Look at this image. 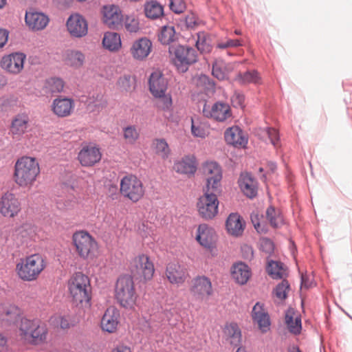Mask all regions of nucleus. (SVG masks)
I'll list each match as a JSON object with an SVG mask.
<instances>
[{
  "label": "nucleus",
  "instance_id": "nucleus-1",
  "mask_svg": "<svg viewBox=\"0 0 352 352\" xmlns=\"http://www.w3.org/2000/svg\"><path fill=\"white\" fill-rule=\"evenodd\" d=\"M204 170L207 175L206 188L204 195L197 202V208L199 215L203 219L209 220L213 219L218 213L217 195L221 191L222 171L220 166L214 162H207Z\"/></svg>",
  "mask_w": 352,
  "mask_h": 352
},
{
  "label": "nucleus",
  "instance_id": "nucleus-2",
  "mask_svg": "<svg viewBox=\"0 0 352 352\" xmlns=\"http://www.w3.org/2000/svg\"><path fill=\"white\" fill-rule=\"evenodd\" d=\"M39 173V165L35 158L22 157L16 161L14 166V182L21 187L31 186Z\"/></svg>",
  "mask_w": 352,
  "mask_h": 352
},
{
  "label": "nucleus",
  "instance_id": "nucleus-3",
  "mask_svg": "<svg viewBox=\"0 0 352 352\" xmlns=\"http://www.w3.org/2000/svg\"><path fill=\"white\" fill-rule=\"evenodd\" d=\"M69 291L76 305L90 307L91 288L87 276L81 272L76 273L69 282Z\"/></svg>",
  "mask_w": 352,
  "mask_h": 352
},
{
  "label": "nucleus",
  "instance_id": "nucleus-4",
  "mask_svg": "<svg viewBox=\"0 0 352 352\" xmlns=\"http://www.w3.org/2000/svg\"><path fill=\"white\" fill-rule=\"evenodd\" d=\"M19 330L21 338L36 344L45 341L47 335L46 325L38 319L21 318Z\"/></svg>",
  "mask_w": 352,
  "mask_h": 352
},
{
  "label": "nucleus",
  "instance_id": "nucleus-5",
  "mask_svg": "<svg viewBox=\"0 0 352 352\" xmlns=\"http://www.w3.org/2000/svg\"><path fill=\"white\" fill-rule=\"evenodd\" d=\"M45 267V262L39 254H34L27 256L16 266L19 277L25 281L36 280Z\"/></svg>",
  "mask_w": 352,
  "mask_h": 352
},
{
  "label": "nucleus",
  "instance_id": "nucleus-6",
  "mask_svg": "<svg viewBox=\"0 0 352 352\" xmlns=\"http://www.w3.org/2000/svg\"><path fill=\"white\" fill-rule=\"evenodd\" d=\"M72 243L78 255L83 259H94L97 256L98 245L87 232L80 230L72 235Z\"/></svg>",
  "mask_w": 352,
  "mask_h": 352
},
{
  "label": "nucleus",
  "instance_id": "nucleus-7",
  "mask_svg": "<svg viewBox=\"0 0 352 352\" xmlns=\"http://www.w3.org/2000/svg\"><path fill=\"white\" fill-rule=\"evenodd\" d=\"M115 296L121 306L131 309L135 304V293L133 278L129 275L120 276L116 285Z\"/></svg>",
  "mask_w": 352,
  "mask_h": 352
},
{
  "label": "nucleus",
  "instance_id": "nucleus-8",
  "mask_svg": "<svg viewBox=\"0 0 352 352\" xmlns=\"http://www.w3.org/2000/svg\"><path fill=\"white\" fill-rule=\"evenodd\" d=\"M169 53L171 60L179 72H186L189 66L195 63L197 60L196 50L188 45L170 46Z\"/></svg>",
  "mask_w": 352,
  "mask_h": 352
},
{
  "label": "nucleus",
  "instance_id": "nucleus-9",
  "mask_svg": "<svg viewBox=\"0 0 352 352\" xmlns=\"http://www.w3.org/2000/svg\"><path fill=\"white\" fill-rule=\"evenodd\" d=\"M129 269L133 276L144 281L151 280L155 272L153 262L144 254L134 257L131 261Z\"/></svg>",
  "mask_w": 352,
  "mask_h": 352
},
{
  "label": "nucleus",
  "instance_id": "nucleus-10",
  "mask_svg": "<svg viewBox=\"0 0 352 352\" xmlns=\"http://www.w3.org/2000/svg\"><path fill=\"white\" fill-rule=\"evenodd\" d=\"M120 193L131 201L138 202L144 195L142 182L135 175L124 176L120 182Z\"/></svg>",
  "mask_w": 352,
  "mask_h": 352
},
{
  "label": "nucleus",
  "instance_id": "nucleus-11",
  "mask_svg": "<svg viewBox=\"0 0 352 352\" xmlns=\"http://www.w3.org/2000/svg\"><path fill=\"white\" fill-rule=\"evenodd\" d=\"M190 292L196 300H206L213 293L212 283L205 276H197L192 280Z\"/></svg>",
  "mask_w": 352,
  "mask_h": 352
},
{
  "label": "nucleus",
  "instance_id": "nucleus-12",
  "mask_svg": "<svg viewBox=\"0 0 352 352\" xmlns=\"http://www.w3.org/2000/svg\"><path fill=\"white\" fill-rule=\"evenodd\" d=\"M21 209V203L14 193L8 191L0 197V213L3 217H14Z\"/></svg>",
  "mask_w": 352,
  "mask_h": 352
},
{
  "label": "nucleus",
  "instance_id": "nucleus-13",
  "mask_svg": "<svg viewBox=\"0 0 352 352\" xmlns=\"http://www.w3.org/2000/svg\"><path fill=\"white\" fill-rule=\"evenodd\" d=\"M102 157L100 149L93 144L82 145L78 154V160L82 166H92Z\"/></svg>",
  "mask_w": 352,
  "mask_h": 352
},
{
  "label": "nucleus",
  "instance_id": "nucleus-14",
  "mask_svg": "<svg viewBox=\"0 0 352 352\" xmlns=\"http://www.w3.org/2000/svg\"><path fill=\"white\" fill-rule=\"evenodd\" d=\"M26 55L21 52H14L3 56L0 65L6 72L18 74L23 69Z\"/></svg>",
  "mask_w": 352,
  "mask_h": 352
},
{
  "label": "nucleus",
  "instance_id": "nucleus-15",
  "mask_svg": "<svg viewBox=\"0 0 352 352\" xmlns=\"http://www.w3.org/2000/svg\"><path fill=\"white\" fill-rule=\"evenodd\" d=\"M203 114L205 117L214 119L219 122H223L231 116L230 106L224 102H217L212 106L204 104Z\"/></svg>",
  "mask_w": 352,
  "mask_h": 352
},
{
  "label": "nucleus",
  "instance_id": "nucleus-16",
  "mask_svg": "<svg viewBox=\"0 0 352 352\" xmlns=\"http://www.w3.org/2000/svg\"><path fill=\"white\" fill-rule=\"evenodd\" d=\"M66 26L67 31L72 37L82 38L87 34V22L79 14H72L67 21Z\"/></svg>",
  "mask_w": 352,
  "mask_h": 352
},
{
  "label": "nucleus",
  "instance_id": "nucleus-17",
  "mask_svg": "<svg viewBox=\"0 0 352 352\" xmlns=\"http://www.w3.org/2000/svg\"><path fill=\"white\" fill-rule=\"evenodd\" d=\"M166 276L173 285H182L188 277L187 269L179 263H169L166 268Z\"/></svg>",
  "mask_w": 352,
  "mask_h": 352
},
{
  "label": "nucleus",
  "instance_id": "nucleus-18",
  "mask_svg": "<svg viewBox=\"0 0 352 352\" xmlns=\"http://www.w3.org/2000/svg\"><path fill=\"white\" fill-rule=\"evenodd\" d=\"M29 115L25 113H19L12 119L10 127V134L14 139L20 140L21 138L27 132L30 125Z\"/></svg>",
  "mask_w": 352,
  "mask_h": 352
},
{
  "label": "nucleus",
  "instance_id": "nucleus-19",
  "mask_svg": "<svg viewBox=\"0 0 352 352\" xmlns=\"http://www.w3.org/2000/svg\"><path fill=\"white\" fill-rule=\"evenodd\" d=\"M103 22L109 28H117L122 21V14L118 6L111 4L102 8Z\"/></svg>",
  "mask_w": 352,
  "mask_h": 352
},
{
  "label": "nucleus",
  "instance_id": "nucleus-20",
  "mask_svg": "<svg viewBox=\"0 0 352 352\" xmlns=\"http://www.w3.org/2000/svg\"><path fill=\"white\" fill-rule=\"evenodd\" d=\"M74 107L73 99L60 96L53 100L52 110L58 117L65 118L72 113Z\"/></svg>",
  "mask_w": 352,
  "mask_h": 352
},
{
  "label": "nucleus",
  "instance_id": "nucleus-21",
  "mask_svg": "<svg viewBox=\"0 0 352 352\" xmlns=\"http://www.w3.org/2000/svg\"><path fill=\"white\" fill-rule=\"evenodd\" d=\"M148 86L154 97L162 96L166 91L168 82L161 72L155 71L150 76Z\"/></svg>",
  "mask_w": 352,
  "mask_h": 352
},
{
  "label": "nucleus",
  "instance_id": "nucleus-22",
  "mask_svg": "<svg viewBox=\"0 0 352 352\" xmlns=\"http://www.w3.org/2000/svg\"><path fill=\"white\" fill-rule=\"evenodd\" d=\"M195 239L201 246L210 249L213 248L216 241L215 231L206 223L200 224L197 230Z\"/></svg>",
  "mask_w": 352,
  "mask_h": 352
},
{
  "label": "nucleus",
  "instance_id": "nucleus-23",
  "mask_svg": "<svg viewBox=\"0 0 352 352\" xmlns=\"http://www.w3.org/2000/svg\"><path fill=\"white\" fill-rule=\"evenodd\" d=\"M253 321L258 326V329L262 333H266L270 330L271 325L270 316L265 311L263 305L260 302H256L252 311Z\"/></svg>",
  "mask_w": 352,
  "mask_h": 352
},
{
  "label": "nucleus",
  "instance_id": "nucleus-24",
  "mask_svg": "<svg viewBox=\"0 0 352 352\" xmlns=\"http://www.w3.org/2000/svg\"><path fill=\"white\" fill-rule=\"evenodd\" d=\"M152 42L146 37L136 40L132 45L130 52L132 56L138 60H144L151 53Z\"/></svg>",
  "mask_w": 352,
  "mask_h": 352
},
{
  "label": "nucleus",
  "instance_id": "nucleus-25",
  "mask_svg": "<svg viewBox=\"0 0 352 352\" xmlns=\"http://www.w3.org/2000/svg\"><path fill=\"white\" fill-rule=\"evenodd\" d=\"M120 311L114 307L108 308L101 320V328L108 333L116 331L119 324Z\"/></svg>",
  "mask_w": 352,
  "mask_h": 352
},
{
  "label": "nucleus",
  "instance_id": "nucleus-26",
  "mask_svg": "<svg viewBox=\"0 0 352 352\" xmlns=\"http://www.w3.org/2000/svg\"><path fill=\"white\" fill-rule=\"evenodd\" d=\"M25 21L31 30H41L48 24L49 18L42 12L30 10L25 13Z\"/></svg>",
  "mask_w": 352,
  "mask_h": 352
},
{
  "label": "nucleus",
  "instance_id": "nucleus-27",
  "mask_svg": "<svg viewBox=\"0 0 352 352\" xmlns=\"http://www.w3.org/2000/svg\"><path fill=\"white\" fill-rule=\"evenodd\" d=\"M224 137L228 144L235 147H244L248 143V138L239 126H232L226 129Z\"/></svg>",
  "mask_w": 352,
  "mask_h": 352
},
{
  "label": "nucleus",
  "instance_id": "nucleus-28",
  "mask_svg": "<svg viewBox=\"0 0 352 352\" xmlns=\"http://www.w3.org/2000/svg\"><path fill=\"white\" fill-rule=\"evenodd\" d=\"M239 185L243 194L250 198L257 194V182L250 173H241L239 179Z\"/></svg>",
  "mask_w": 352,
  "mask_h": 352
},
{
  "label": "nucleus",
  "instance_id": "nucleus-29",
  "mask_svg": "<svg viewBox=\"0 0 352 352\" xmlns=\"http://www.w3.org/2000/svg\"><path fill=\"white\" fill-rule=\"evenodd\" d=\"M226 226L228 233L239 236L242 235L245 223L239 214L232 213L228 216Z\"/></svg>",
  "mask_w": 352,
  "mask_h": 352
},
{
  "label": "nucleus",
  "instance_id": "nucleus-30",
  "mask_svg": "<svg viewBox=\"0 0 352 352\" xmlns=\"http://www.w3.org/2000/svg\"><path fill=\"white\" fill-rule=\"evenodd\" d=\"M227 340L235 347H242V334L239 325L236 322H231L225 326L223 330Z\"/></svg>",
  "mask_w": 352,
  "mask_h": 352
},
{
  "label": "nucleus",
  "instance_id": "nucleus-31",
  "mask_svg": "<svg viewBox=\"0 0 352 352\" xmlns=\"http://www.w3.org/2000/svg\"><path fill=\"white\" fill-rule=\"evenodd\" d=\"M174 169L179 173L192 175L197 170V162L194 155H186L174 164Z\"/></svg>",
  "mask_w": 352,
  "mask_h": 352
},
{
  "label": "nucleus",
  "instance_id": "nucleus-32",
  "mask_svg": "<svg viewBox=\"0 0 352 352\" xmlns=\"http://www.w3.org/2000/svg\"><path fill=\"white\" fill-rule=\"evenodd\" d=\"M233 279L240 285L245 284L251 276L250 267L243 263H238L232 268Z\"/></svg>",
  "mask_w": 352,
  "mask_h": 352
},
{
  "label": "nucleus",
  "instance_id": "nucleus-33",
  "mask_svg": "<svg viewBox=\"0 0 352 352\" xmlns=\"http://www.w3.org/2000/svg\"><path fill=\"white\" fill-rule=\"evenodd\" d=\"M104 47L110 52H116L122 46L120 36L118 33L107 32L102 39Z\"/></svg>",
  "mask_w": 352,
  "mask_h": 352
},
{
  "label": "nucleus",
  "instance_id": "nucleus-34",
  "mask_svg": "<svg viewBox=\"0 0 352 352\" xmlns=\"http://www.w3.org/2000/svg\"><path fill=\"white\" fill-rule=\"evenodd\" d=\"M17 239L21 243L28 244L31 240H34L36 236V228L30 223H24L16 230Z\"/></svg>",
  "mask_w": 352,
  "mask_h": 352
},
{
  "label": "nucleus",
  "instance_id": "nucleus-35",
  "mask_svg": "<svg viewBox=\"0 0 352 352\" xmlns=\"http://www.w3.org/2000/svg\"><path fill=\"white\" fill-rule=\"evenodd\" d=\"M144 8L145 16L150 19H157L164 15V8L158 1H146Z\"/></svg>",
  "mask_w": 352,
  "mask_h": 352
},
{
  "label": "nucleus",
  "instance_id": "nucleus-36",
  "mask_svg": "<svg viewBox=\"0 0 352 352\" xmlns=\"http://www.w3.org/2000/svg\"><path fill=\"white\" fill-rule=\"evenodd\" d=\"M232 69V65H227L223 60H216L212 65V74L218 80H223L228 78Z\"/></svg>",
  "mask_w": 352,
  "mask_h": 352
},
{
  "label": "nucleus",
  "instance_id": "nucleus-37",
  "mask_svg": "<svg viewBox=\"0 0 352 352\" xmlns=\"http://www.w3.org/2000/svg\"><path fill=\"white\" fill-rule=\"evenodd\" d=\"M20 316L21 310L15 305L2 306V309H0V320H2L15 322Z\"/></svg>",
  "mask_w": 352,
  "mask_h": 352
},
{
  "label": "nucleus",
  "instance_id": "nucleus-38",
  "mask_svg": "<svg viewBox=\"0 0 352 352\" xmlns=\"http://www.w3.org/2000/svg\"><path fill=\"white\" fill-rule=\"evenodd\" d=\"M285 323L287 326L289 331L295 335L300 333L302 325L301 318L297 316L294 320L293 311L288 310L285 314Z\"/></svg>",
  "mask_w": 352,
  "mask_h": 352
},
{
  "label": "nucleus",
  "instance_id": "nucleus-39",
  "mask_svg": "<svg viewBox=\"0 0 352 352\" xmlns=\"http://www.w3.org/2000/svg\"><path fill=\"white\" fill-rule=\"evenodd\" d=\"M85 55L79 50L68 51L66 56L67 65L75 68L82 67L85 62Z\"/></svg>",
  "mask_w": 352,
  "mask_h": 352
},
{
  "label": "nucleus",
  "instance_id": "nucleus-40",
  "mask_svg": "<svg viewBox=\"0 0 352 352\" xmlns=\"http://www.w3.org/2000/svg\"><path fill=\"white\" fill-rule=\"evenodd\" d=\"M87 104L93 107V111H100L107 107V101L101 93H94L87 100Z\"/></svg>",
  "mask_w": 352,
  "mask_h": 352
},
{
  "label": "nucleus",
  "instance_id": "nucleus-41",
  "mask_svg": "<svg viewBox=\"0 0 352 352\" xmlns=\"http://www.w3.org/2000/svg\"><path fill=\"white\" fill-rule=\"evenodd\" d=\"M158 39L163 45H168L175 39V31L173 26L164 25L162 27Z\"/></svg>",
  "mask_w": 352,
  "mask_h": 352
},
{
  "label": "nucleus",
  "instance_id": "nucleus-42",
  "mask_svg": "<svg viewBox=\"0 0 352 352\" xmlns=\"http://www.w3.org/2000/svg\"><path fill=\"white\" fill-rule=\"evenodd\" d=\"M267 271L269 275L274 279H280L285 274L283 263L274 261H268Z\"/></svg>",
  "mask_w": 352,
  "mask_h": 352
},
{
  "label": "nucleus",
  "instance_id": "nucleus-43",
  "mask_svg": "<svg viewBox=\"0 0 352 352\" xmlns=\"http://www.w3.org/2000/svg\"><path fill=\"white\" fill-rule=\"evenodd\" d=\"M266 217L270 225L274 228H277L283 223V217L280 212L276 210L273 206H270L267 209Z\"/></svg>",
  "mask_w": 352,
  "mask_h": 352
},
{
  "label": "nucleus",
  "instance_id": "nucleus-44",
  "mask_svg": "<svg viewBox=\"0 0 352 352\" xmlns=\"http://www.w3.org/2000/svg\"><path fill=\"white\" fill-rule=\"evenodd\" d=\"M64 87V82L58 78H51L46 80L45 89L46 92L50 94L60 93Z\"/></svg>",
  "mask_w": 352,
  "mask_h": 352
},
{
  "label": "nucleus",
  "instance_id": "nucleus-45",
  "mask_svg": "<svg viewBox=\"0 0 352 352\" xmlns=\"http://www.w3.org/2000/svg\"><path fill=\"white\" fill-rule=\"evenodd\" d=\"M153 146L156 154L163 159L168 157L170 149L168 144L164 139H155L153 142Z\"/></svg>",
  "mask_w": 352,
  "mask_h": 352
},
{
  "label": "nucleus",
  "instance_id": "nucleus-46",
  "mask_svg": "<svg viewBox=\"0 0 352 352\" xmlns=\"http://www.w3.org/2000/svg\"><path fill=\"white\" fill-rule=\"evenodd\" d=\"M197 40L196 41V47L199 51L203 53L210 52L212 47L210 43V39L206 34L204 32L197 33Z\"/></svg>",
  "mask_w": 352,
  "mask_h": 352
},
{
  "label": "nucleus",
  "instance_id": "nucleus-47",
  "mask_svg": "<svg viewBox=\"0 0 352 352\" xmlns=\"http://www.w3.org/2000/svg\"><path fill=\"white\" fill-rule=\"evenodd\" d=\"M238 80L241 83H254L260 82L261 78L256 70L247 71L243 74H239Z\"/></svg>",
  "mask_w": 352,
  "mask_h": 352
},
{
  "label": "nucleus",
  "instance_id": "nucleus-48",
  "mask_svg": "<svg viewBox=\"0 0 352 352\" xmlns=\"http://www.w3.org/2000/svg\"><path fill=\"white\" fill-rule=\"evenodd\" d=\"M125 29L131 33H136L140 30V21L138 18L134 15H127L124 20Z\"/></svg>",
  "mask_w": 352,
  "mask_h": 352
},
{
  "label": "nucleus",
  "instance_id": "nucleus-49",
  "mask_svg": "<svg viewBox=\"0 0 352 352\" xmlns=\"http://www.w3.org/2000/svg\"><path fill=\"white\" fill-rule=\"evenodd\" d=\"M123 136L129 144H134L139 138L140 133L135 126H128L123 129Z\"/></svg>",
  "mask_w": 352,
  "mask_h": 352
},
{
  "label": "nucleus",
  "instance_id": "nucleus-50",
  "mask_svg": "<svg viewBox=\"0 0 352 352\" xmlns=\"http://www.w3.org/2000/svg\"><path fill=\"white\" fill-rule=\"evenodd\" d=\"M191 133L194 137L204 138L206 131L198 119L191 118Z\"/></svg>",
  "mask_w": 352,
  "mask_h": 352
},
{
  "label": "nucleus",
  "instance_id": "nucleus-51",
  "mask_svg": "<svg viewBox=\"0 0 352 352\" xmlns=\"http://www.w3.org/2000/svg\"><path fill=\"white\" fill-rule=\"evenodd\" d=\"M159 100L157 106L159 109L164 111H170L172 110V98L170 95H166V93L162 96H157Z\"/></svg>",
  "mask_w": 352,
  "mask_h": 352
},
{
  "label": "nucleus",
  "instance_id": "nucleus-52",
  "mask_svg": "<svg viewBox=\"0 0 352 352\" xmlns=\"http://www.w3.org/2000/svg\"><path fill=\"white\" fill-rule=\"evenodd\" d=\"M289 289V285L288 282L285 280H283L276 286L275 289V295L280 300L285 299L287 298V294Z\"/></svg>",
  "mask_w": 352,
  "mask_h": 352
},
{
  "label": "nucleus",
  "instance_id": "nucleus-53",
  "mask_svg": "<svg viewBox=\"0 0 352 352\" xmlns=\"http://www.w3.org/2000/svg\"><path fill=\"white\" fill-rule=\"evenodd\" d=\"M260 250L266 254L271 255L274 250V244L272 240L267 238H262L259 241Z\"/></svg>",
  "mask_w": 352,
  "mask_h": 352
},
{
  "label": "nucleus",
  "instance_id": "nucleus-54",
  "mask_svg": "<svg viewBox=\"0 0 352 352\" xmlns=\"http://www.w3.org/2000/svg\"><path fill=\"white\" fill-rule=\"evenodd\" d=\"M243 45L240 39L228 38L225 41H220L217 43V47L219 49H226L230 47H237Z\"/></svg>",
  "mask_w": 352,
  "mask_h": 352
},
{
  "label": "nucleus",
  "instance_id": "nucleus-55",
  "mask_svg": "<svg viewBox=\"0 0 352 352\" xmlns=\"http://www.w3.org/2000/svg\"><path fill=\"white\" fill-rule=\"evenodd\" d=\"M118 85L125 91H131L134 87L130 76L120 77L118 80Z\"/></svg>",
  "mask_w": 352,
  "mask_h": 352
},
{
  "label": "nucleus",
  "instance_id": "nucleus-56",
  "mask_svg": "<svg viewBox=\"0 0 352 352\" xmlns=\"http://www.w3.org/2000/svg\"><path fill=\"white\" fill-rule=\"evenodd\" d=\"M76 201L75 198L72 199H59L56 201L57 208L60 210H69L72 208L76 204Z\"/></svg>",
  "mask_w": 352,
  "mask_h": 352
},
{
  "label": "nucleus",
  "instance_id": "nucleus-57",
  "mask_svg": "<svg viewBox=\"0 0 352 352\" xmlns=\"http://www.w3.org/2000/svg\"><path fill=\"white\" fill-rule=\"evenodd\" d=\"M170 9L175 14H181L186 9L185 1H170Z\"/></svg>",
  "mask_w": 352,
  "mask_h": 352
},
{
  "label": "nucleus",
  "instance_id": "nucleus-58",
  "mask_svg": "<svg viewBox=\"0 0 352 352\" xmlns=\"http://www.w3.org/2000/svg\"><path fill=\"white\" fill-rule=\"evenodd\" d=\"M267 133L272 145L275 147L277 146L279 141L278 131L274 128H268L267 129Z\"/></svg>",
  "mask_w": 352,
  "mask_h": 352
},
{
  "label": "nucleus",
  "instance_id": "nucleus-59",
  "mask_svg": "<svg viewBox=\"0 0 352 352\" xmlns=\"http://www.w3.org/2000/svg\"><path fill=\"white\" fill-rule=\"evenodd\" d=\"M198 84L202 85L206 89H214V84L206 75H201L198 79Z\"/></svg>",
  "mask_w": 352,
  "mask_h": 352
},
{
  "label": "nucleus",
  "instance_id": "nucleus-60",
  "mask_svg": "<svg viewBox=\"0 0 352 352\" xmlns=\"http://www.w3.org/2000/svg\"><path fill=\"white\" fill-rule=\"evenodd\" d=\"M186 25L188 28H194L199 24V21L196 15L193 13L186 16Z\"/></svg>",
  "mask_w": 352,
  "mask_h": 352
},
{
  "label": "nucleus",
  "instance_id": "nucleus-61",
  "mask_svg": "<svg viewBox=\"0 0 352 352\" xmlns=\"http://www.w3.org/2000/svg\"><path fill=\"white\" fill-rule=\"evenodd\" d=\"M9 32L3 28H0V50L2 49L8 42Z\"/></svg>",
  "mask_w": 352,
  "mask_h": 352
},
{
  "label": "nucleus",
  "instance_id": "nucleus-62",
  "mask_svg": "<svg viewBox=\"0 0 352 352\" xmlns=\"http://www.w3.org/2000/svg\"><path fill=\"white\" fill-rule=\"evenodd\" d=\"M241 250L245 258L250 260L253 258L254 252L252 247L245 245L241 248Z\"/></svg>",
  "mask_w": 352,
  "mask_h": 352
},
{
  "label": "nucleus",
  "instance_id": "nucleus-63",
  "mask_svg": "<svg viewBox=\"0 0 352 352\" xmlns=\"http://www.w3.org/2000/svg\"><path fill=\"white\" fill-rule=\"evenodd\" d=\"M251 220L254 226V228L258 232H265V229L262 228L261 224L258 221V218L257 214L251 215Z\"/></svg>",
  "mask_w": 352,
  "mask_h": 352
},
{
  "label": "nucleus",
  "instance_id": "nucleus-64",
  "mask_svg": "<svg viewBox=\"0 0 352 352\" xmlns=\"http://www.w3.org/2000/svg\"><path fill=\"white\" fill-rule=\"evenodd\" d=\"M111 352H131L130 347L124 344H118Z\"/></svg>",
  "mask_w": 352,
  "mask_h": 352
}]
</instances>
